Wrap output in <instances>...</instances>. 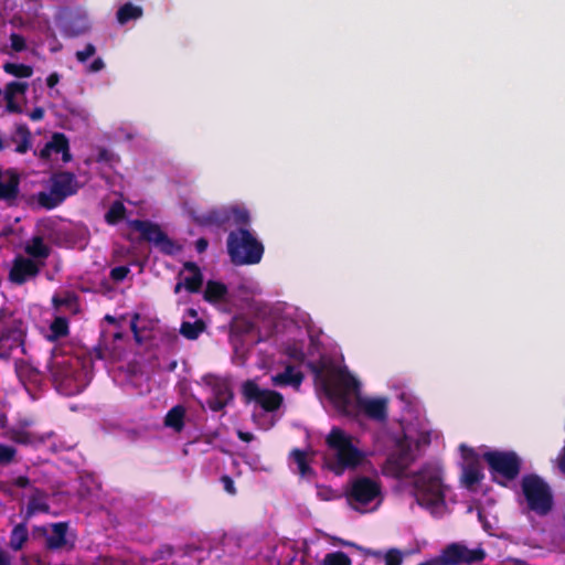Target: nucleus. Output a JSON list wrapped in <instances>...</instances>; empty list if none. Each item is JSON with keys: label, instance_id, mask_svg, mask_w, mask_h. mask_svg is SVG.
Masks as SVG:
<instances>
[{"label": "nucleus", "instance_id": "f257e3e1", "mask_svg": "<svg viewBox=\"0 0 565 565\" xmlns=\"http://www.w3.org/2000/svg\"><path fill=\"white\" fill-rule=\"evenodd\" d=\"M90 358L67 353H54L47 364L54 388L62 395L82 393L92 381Z\"/></svg>", "mask_w": 565, "mask_h": 565}, {"label": "nucleus", "instance_id": "f03ea898", "mask_svg": "<svg viewBox=\"0 0 565 565\" xmlns=\"http://www.w3.org/2000/svg\"><path fill=\"white\" fill-rule=\"evenodd\" d=\"M308 367L324 394L339 406L347 407L351 395L360 391V382L347 369L327 365L323 362H309Z\"/></svg>", "mask_w": 565, "mask_h": 565}, {"label": "nucleus", "instance_id": "7ed1b4c3", "mask_svg": "<svg viewBox=\"0 0 565 565\" xmlns=\"http://www.w3.org/2000/svg\"><path fill=\"white\" fill-rule=\"evenodd\" d=\"M413 478L414 494L419 505L433 508L445 503L446 486L443 483V472L438 467L425 465L413 473Z\"/></svg>", "mask_w": 565, "mask_h": 565}, {"label": "nucleus", "instance_id": "20e7f679", "mask_svg": "<svg viewBox=\"0 0 565 565\" xmlns=\"http://www.w3.org/2000/svg\"><path fill=\"white\" fill-rule=\"evenodd\" d=\"M326 443L335 452L334 461L329 462L328 467L337 476H341L347 469H355L362 463L364 452L352 444L351 437L341 428L333 427Z\"/></svg>", "mask_w": 565, "mask_h": 565}, {"label": "nucleus", "instance_id": "39448f33", "mask_svg": "<svg viewBox=\"0 0 565 565\" xmlns=\"http://www.w3.org/2000/svg\"><path fill=\"white\" fill-rule=\"evenodd\" d=\"M227 252L234 265H255L263 258L264 245L250 231L238 228L227 236Z\"/></svg>", "mask_w": 565, "mask_h": 565}, {"label": "nucleus", "instance_id": "423d86ee", "mask_svg": "<svg viewBox=\"0 0 565 565\" xmlns=\"http://www.w3.org/2000/svg\"><path fill=\"white\" fill-rule=\"evenodd\" d=\"M521 491L529 511L540 516H545L552 511L554 505L552 489L539 475H524L521 479Z\"/></svg>", "mask_w": 565, "mask_h": 565}, {"label": "nucleus", "instance_id": "0eeeda50", "mask_svg": "<svg viewBox=\"0 0 565 565\" xmlns=\"http://www.w3.org/2000/svg\"><path fill=\"white\" fill-rule=\"evenodd\" d=\"M50 181V192L41 191L36 195L39 205L45 210L57 207L79 189L76 175L70 171L54 172Z\"/></svg>", "mask_w": 565, "mask_h": 565}, {"label": "nucleus", "instance_id": "6e6552de", "mask_svg": "<svg viewBox=\"0 0 565 565\" xmlns=\"http://www.w3.org/2000/svg\"><path fill=\"white\" fill-rule=\"evenodd\" d=\"M489 466L492 480L505 487L508 481L514 480L521 471V459L514 451L490 450L482 456Z\"/></svg>", "mask_w": 565, "mask_h": 565}, {"label": "nucleus", "instance_id": "1a4fd4ad", "mask_svg": "<svg viewBox=\"0 0 565 565\" xmlns=\"http://www.w3.org/2000/svg\"><path fill=\"white\" fill-rule=\"evenodd\" d=\"M25 337L24 322L0 310V358H9L11 352L18 348L21 349L22 354H26Z\"/></svg>", "mask_w": 565, "mask_h": 565}, {"label": "nucleus", "instance_id": "9d476101", "mask_svg": "<svg viewBox=\"0 0 565 565\" xmlns=\"http://www.w3.org/2000/svg\"><path fill=\"white\" fill-rule=\"evenodd\" d=\"M129 226L140 233V241L152 243L164 255H174L180 250L174 241H172L159 224L149 220H130Z\"/></svg>", "mask_w": 565, "mask_h": 565}, {"label": "nucleus", "instance_id": "9b49d317", "mask_svg": "<svg viewBox=\"0 0 565 565\" xmlns=\"http://www.w3.org/2000/svg\"><path fill=\"white\" fill-rule=\"evenodd\" d=\"M381 494V483L365 476L354 478L345 492L349 504L355 510H359L360 507H366L369 503L380 498Z\"/></svg>", "mask_w": 565, "mask_h": 565}, {"label": "nucleus", "instance_id": "f8f14e48", "mask_svg": "<svg viewBox=\"0 0 565 565\" xmlns=\"http://www.w3.org/2000/svg\"><path fill=\"white\" fill-rule=\"evenodd\" d=\"M487 557V553L482 547L468 548L460 543H451L447 545L439 557L443 565H471L480 563Z\"/></svg>", "mask_w": 565, "mask_h": 565}, {"label": "nucleus", "instance_id": "ddd939ff", "mask_svg": "<svg viewBox=\"0 0 565 565\" xmlns=\"http://www.w3.org/2000/svg\"><path fill=\"white\" fill-rule=\"evenodd\" d=\"M242 393L247 403L256 402L266 412H275L279 409L284 402V397L279 392L262 390L254 381L250 380L243 384Z\"/></svg>", "mask_w": 565, "mask_h": 565}, {"label": "nucleus", "instance_id": "4468645a", "mask_svg": "<svg viewBox=\"0 0 565 565\" xmlns=\"http://www.w3.org/2000/svg\"><path fill=\"white\" fill-rule=\"evenodd\" d=\"M414 460L411 445L405 439H397L394 451L386 459V468L395 478H403Z\"/></svg>", "mask_w": 565, "mask_h": 565}, {"label": "nucleus", "instance_id": "2eb2a0df", "mask_svg": "<svg viewBox=\"0 0 565 565\" xmlns=\"http://www.w3.org/2000/svg\"><path fill=\"white\" fill-rule=\"evenodd\" d=\"M211 390V395L206 398V405L212 412H221L234 398V393L231 383L226 379L212 376L207 381Z\"/></svg>", "mask_w": 565, "mask_h": 565}, {"label": "nucleus", "instance_id": "dca6fc26", "mask_svg": "<svg viewBox=\"0 0 565 565\" xmlns=\"http://www.w3.org/2000/svg\"><path fill=\"white\" fill-rule=\"evenodd\" d=\"M460 449L466 461L462 467L461 481L467 489H473L484 477L480 458L472 448L466 445H461Z\"/></svg>", "mask_w": 565, "mask_h": 565}, {"label": "nucleus", "instance_id": "f3484780", "mask_svg": "<svg viewBox=\"0 0 565 565\" xmlns=\"http://www.w3.org/2000/svg\"><path fill=\"white\" fill-rule=\"evenodd\" d=\"M387 398L385 397H361L356 398V406L367 418L383 423L387 419L388 407Z\"/></svg>", "mask_w": 565, "mask_h": 565}, {"label": "nucleus", "instance_id": "a211bd4d", "mask_svg": "<svg viewBox=\"0 0 565 565\" xmlns=\"http://www.w3.org/2000/svg\"><path fill=\"white\" fill-rule=\"evenodd\" d=\"M39 273L40 267L33 259L17 256L9 271V280L17 285H23L28 279L36 277Z\"/></svg>", "mask_w": 565, "mask_h": 565}, {"label": "nucleus", "instance_id": "6ab92c4d", "mask_svg": "<svg viewBox=\"0 0 565 565\" xmlns=\"http://www.w3.org/2000/svg\"><path fill=\"white\" fill-rule=\"evenodd\" d=\"M51 526V534H49L46 526H35L34 532L41 536H45V546L47 550H61L66 545L68 524L66 522H57L53 523Z\"/></svg>", "mask_w": 565, "mask_h": 565}, {"label": "nucleus", "instance_id": "aec40b11", "mask_svg": "<svg viewBox=\"0 0 565 565\" xmlns=\"http://www.w3.org/2000/svg\"><path fill=\"white\" fill-rule=\"evenodd\" d=\"M192 217L200 226H215L217 228L230 226L228 206L215 207L201 214L193 213Z\"/></svg>", "mask_w": 565, "mask_h": 565}, {"label": "nucleus", "instance_id": "412c9836", "mask_svg": "<svg viewBox=\"0 0 565 565\" xmlns=\"http://www.w3.org/2000/svg\"><path fill=\"white\" fill-rule=\"evenodd\" d=\"M50 505L47 503V494L45 491L35 488L29 498V502L22 518L29 521L38 513H47Z\"/></svg>", "mask_w": 565, "mask_h": 565}, {"label": "nucleus", "instance_id": "4be33fe9", "mask_svg": "<svg viewBox=\"0 0 565 565\" xmlns=\"http://www.w3.org/2000/svg\"><path fill=\"white\" fill-rule=\"evenodd\" d=\"M29 88L25 82L12 81L6 85L4 99L7 102V110L12 114H21L22 107L14 100L17 95H24Z\"/></svg>", "mask_w": 565, "mask_h": 565}, {"label": "nucleus", "instance_id": "5701e85b", "mask_svg": "<svg viewBox=\"0 0 565 565\" xmlns=\"http://www.w3.org/2000/svg\"><path fill=\"white\" fill-rule=\"evenodd\" d=\"M303 379L302 372L296 371L295 366L288 364L284 372L271 376V384L279 387L292 386L299 388Z\"/></svg>", "mask_w": 565, "mask_h": 565}, {"label": "nucleus", "instance_id": "b1692460", "mask_svg": "<svg viewBox=\"0 0 565 565\" xmlns=\"http://www.w3.org/2000/svg\"><path fill=\"white\" fill-rule=\"evenodd\" d=\"M15 372L19 379L23 382L38 385L42 381V373L34 365L25 360L15 361Z\"/></svg>", "mask_w": 565, "mask_h": 565}, {"label": "nucleus", "instance_id": "393cba45", "mask_svg": "<svg viewBox=\"0 0 565 565\" xmlns=\"http://www.w3.org/2000/svg\"><path fill=\"white\" fill-rule=\"evenodd\" d=\"M184 269L190 271L192 275L183 279L184 288L190 294H196L201 290L203 285V274L200 267L193 262H186L183 265Z\"/></svg>", "mask_w": 565, "mask_h": 565}, {"label": "nucleus", "instance_id": "a878e982", "mask_svg": "<svg viewBox=\"0 0 565 565\" xmlns=\"http://www.w3.org/2000/svg\"><path fill=\"white\" fill-rule=\"evenodd\" d=\"M20 177L11 173L7 182L0 181V200L6 201L10 206L14 204L20 192Z\"/></svg>", "mask_w": 565, "mask_h": 565}, {"label": "nucleus", "instance_id": "bb28decb", "mask_svg": "<svg viewBox=\"0 0 565 565\" xmlns=\"http://www.w3.org/2000/svg\"><path fill=\"white\" fill-rule=\"evenodd\" d=\"M90 24L85 17L68 19L63 23L62 32L66 38H77L87 33Z\"/></svg>", "mask_w": 565, "mask_h": 565}, {"label": "nucleus", "instance_id": "cd10ccee", "mask_svg": "<svg viewBox=\"0 0 565 565\" xmlns=\"http://www.w3.org/2000/svg\"><path fill=\"white\" fill-rule=\"evenodd\" d=\"M228 294L227 286L221 281L209 280L206 282L203 298L210 303H217L223 301Z\"/></svg>", "mask_w": 565, "mask_h": 565}, {"label": "nucleus", "instance_id": "c85d7f7f", "mask_svg": "<svg viewBox=\"0 0 565 565\" xmlns=\"http://www.w3.org/2000/svg\"><path fill=\"white\" fill-rule=\"evenodd\" d=\"M143 10L140 6L132 2H126L116 12V18L119 24H127L129 21L138 20L142 17Z\"/></svg>", "mask_w": 565, "mask_h": 565}, {"label": "nucleus", "instance_id": "c756f323", "mask_svg": "<svg viewBox=\"0 0 565 565\" xmlns=\"http://www.w3.org/2000/svg\"><path fill=\"white\" fill-rule=\"evenodd\" d=\"M28 522L29 521H25L23 519L21 523L17 524L12 529L9 541V546L11 547V550L18 552L22 550L23 545L26 543L29 539V532L26 526Z\"/></svg>", "mask_w": 565, "mask_h": 565}, {"label": "nucleus", "instance_id": "7c9ffc66", "mask_svg": "<svg viewBox=\"0 0 565 565\" xmlns=\"http://www.w3.org/2000/svg\"><path fill=\"white\" fill-rule=\"evenodd\" d=\"M31 131L25 124H20L15 128V136L12 137V141L17 142L14 149L18 153H26L31 148Z\"/></svg>", "mask_w": 565, "mask_h": 565}, {"label": "nucleus", "instance_id": "2f4dec72", "mask_svg": "<svg viewBox=\"0 0 565 565\" xmlns=\"http://www.w3.org/2000/svg\"><path fill=\"white\" fill-rule=\"evenodd\" d=\"M24 250L29 256L40 259H46L51 254V248L44 243L42 236H33Z\"/></svg>", "mask_w": 565, "mask_h": 565}, {"label": "nucleus", "instance_id": "473e14b6", "mask_svg": "<svg viewBox=\"0 0 565 565\" xmlns=\"http://www.w3.org/2000/svg\"><path fill=\"white\" fill-rule=\"evenodd\" d=\"M185 408L182 405L173 406L164 417V425L180 433L184 428Z\"/></svg>", "mask_w": 565, "mask_h": 565}, {"label": "nucleus", "instance_id": "72a5a7b5", "mask_svg": "<svg viewBox=\"0 0 565 565\" xmlns=\"http://www.w3.org/2000/svg\"><path fill=\"white\" fill-rule=\"evenodd\" d=\"M205 328V322L202 319H196L194 322L183 321L180 327V333L188 340H196Z\"/></svg>", "mask_w": 565, "mask_h": 565}, {"label": "nucleus", "instance_id": "f704fd0d", "mask_svg": "<svg viewBox=\"0 0 565 565\" xmlns=\"http://www.w3.org/2000/svg\"><path fill=\"white\" fill-rule=\"evenodd\" d=\"M228 214H230V226L235 225L243 228L249 224L250 216L249 212L245 207H241L238 205H227Z\"/></svg>", "mask_w": 565, "mask_h": 565}, {"label": "nucleus", "instance_id": "c9c22d12", "mask_svg": "<svg viewBox=\"0 0 565 565\" xmlns=\"http://www.w3.org/2000/svg\"><path fill=\"white\" fill-rule=\"evenodd\" d=\"M290 458H292L297 465L298 472L301 477L313 475V470L308 462L307 452L305 450L298 448L292 449L290 452Z\"/></svg>", "mask_w": 565, "mask_h": 565}, {"label": "nucleus", "instance_id": "e433bc0d", "mask_svg": "<svg viewBox=\"0 0 565 565\" xmlns=\"http://www.w3.org/2000/svg\"><path fill=\"white\" fill-rule=\"evenodd\" d=\"M126 206L121 201H115L105 214V222L109 225H116L126 217Z\"/></svg>", "mask_w": 565, "mask_h": 565}, {"label": "nucleus", "instance_id": "4c0bfd02", "mask_svg": "<svg viewBox=\"0 0 565 565\" xmlns=\"http://www.w3.org/2000/svg\"><path fill=\"white\" fill-rule=\"evenodd\" d=\"M7 74H10L18 78H29L33 74V67L22 63L7 62L2 66Z\"/></svg>", "mask_w": 565, "mask_h": 565}, {"label": "nucleus", "instance_id": "58836bf2", "mask_svg": "<svg viewBox=\"0 0 565 565\" xmlns=\"http://www.w3.org/2000/svg\"><path fill=\"white\" fill-rule=\"evenodd\" d=\"M7 438L19 445H30L34 441V436L24 428L11 427L7 430Z\"/></svg>", "mask_w": 565, "mask_h": 565}, {"label": "nucleus", "instance_id": "ea45409f", "mask_svg": "<svg viewBox=\"0 0 565 565\" xmlns=\"http://www.w3.org/2000/svg\"><path fill=\"white\" fill-rule=\"evenodd\" d=\"M50 339L57 340L68 334V321L64 317H56L50 326Z\"/></svg>", "mask_w": 565, "mask_h": 565}, {"label": "nucleus", "instance_id": "a19ab883", "mask_svg": "<svg viewBox=\"0 0 565 565\" xmlns=\"http://www.w3.org/2000/svg\"><path fill=\"white\" fill-rule=\"evenodd\" d=\"M47 142L49 147L55 153L63 152L70 147L68 138L63 132H54L51 140Z\"/></svg>", "mask_w": 565, "mask_h": 565}, {"label": "nucleus", "instance_id": "79ce46f5", "mask_svg": "<svg viewBox=\"0 0 565 565\" xmlns=\"http://www.w3.org/2000/svg\"><path fill=\"white\" fill-rule=\"evenodd\" d=\"M322 565H352L351 558L341 551L328 553Z\"/></svg>", "mask_w": 565, "mask_h": 565}, {"label": "nucleus", "instance_id": "37998d69", "mask_svg": "<svg viewBox=\"0 0 565 565\" xmlns=\"http://www.w3.org/2000/svg\"><path fill=\"white\" fill-rule=\"evenodd\" d=\"M17 449L12 446L0 444V466L9 465L15 458Z\"/></svg>", "mask_w": 565, "mask_h": 565}, {"label": "nucleus", "instance_id": "c03bdc74", "mask_svg": "<svg viewBox=\"0 0 565 565\" xmlns=\"http://www.w3.org/2000/svg\"><path fill=\"white\" fill-rule=\"evenodd\" d=\"M96 54V46L93 43H87L84 50L77 51L75 57L78 63L85 64L88 58Z\"/></svg>", "mask_w": 565, "mask_h": 565}, {"label": "nucleus", "instance_id": "a18cd8bd", "mask_svg": "<svg viewBox=\"0 0 565 565\" xmlns=\"http://www.w3.org/2000/svg\"><path fill=\"white\" fill-rule=\"evenodd\" d=\"M285 353L296 362H303L306 359V354L301 348L296 344L288 345L285 350Z\"/></svg>", "mask_w": 565, "mask_h": 565}, {"label": "nucleus", "instance_id": "49530a36", "mask_svg": "<svg viewBox=\"0 0 565 565\" xmlns=\"http://www.w3.org/2000/svg\"><path fill=\"white\" fill-rule=\"evenodd\" d=\"M403 555L399 550L391 548L385 554V565H402Z\"/></svg>", "mask_w": 565, "mask_h": 565}, {"label": "nucleus", "instance_id": "de8ad7c7", "mask_svg": "<svg viewBox=\"0 0 565 565\" xmlns=\"http://www.w3.org/2000/svg\"><path fill=\"white\" fill-rule=\"evenodd\" d=\"M10 44H11V49L14 52H22L26 49L25 39H24V36H22L19 33H12L10 35Z\"/></svg>", "mask_w": 565, "mask_h": 565}, {"label": "nucleus", "instance_id": "09e8293b", "mask_svg": "<svg viewBox=\"0 0 565 565\" xmlns=\"http://www.w3.org/2000/svg\"><path fill=\"white\" fill-rule=\"evenodd\" d=\"M129 273L130 269L127 266H117L111 268L109 276L114 281H122Z\"/></svg>", "mask_w": 565, "mask_h": 565}, {"label": "nucleus", "instance_id": "8fccbe9b", "mask_svg": "<svg viewBox=\"0 0 565 565\" xmlns=\"http://www.w3.org/2000/svg\"><path fill=\"white\" fill-rule=\"evenodd\" d=\"M220 480H221V483H222L224 490L228 494H231V495H235L236 494L237 491H236L234 481H233V479L228 475H223Z\"/></svg>", "mask_w": 565, "mask_h": 565}, {"label": "nucleus", "instance_id": "3c124183", "mask_svg": "<svg viewBox=\"0 0 565 565\" xmlns=\"http://www.w3.org/2000/svg\"><path fill=\"white\" fill-rule=\"evenodd\" d=\"M105 68V62L102 57H96L87 67V73H98Z\"/></svg>", "mask_w": 565, "mask_h": 565}, {"label": "nucleus", "instance_id": "603ef678", "mask_svg": "<svg viewBox=\"0 0 565 565\" xmlns=\"http://www.w3.org/2000/svg\"><path fill=\"white\" fill-rule=\"evenodd\" d=\"M45 111L42 107H35L30 114L29 117L32 121H40L44 118Z\"/></svg>", "mask_w": 565, "mask_h": 565}, {"label": "nucleus", "instance_id": "864d4df0", "mask_svg": "<svg viewBox=\"0 0 565 565\" xmlns=\"http://www.w3.org/2000/svg\"><path fill=\"white\" fill-rule=\"evenodd\" d=\"M13 484L18 488H26L30 486V479L26 476H19L13 480Z\"/></svg>", "mask_w": 565, "mask_h": 565}, {"label": "nucleus", "instance_id": "5fc2aeb1", "mask_svg": "<svg viewBox=\"0 0 565 565\" xmlns=\"http://www.w3.org/2000/svg\"><path fill=\"white\" fill-rule=\"evenodd\" d=\"M60 82V75L54 72V73H51L47 77H46V85L49 88H53L55 87Z\"/></svg>", "mask_w": 565, "mask_h": 565}, {"label": "nucleus", "instance_id": "6e6d98bb", "mask_svg": "<svg viewBox=\"0 0 565 565\" xmlns=\"http://www.w3.org/2000/svg\"><path fill=\"white\" fill-rule=\"evenodd\" d=\"M209 242L206 238L201 237L195 242V249L198 253H204L207 249Z\"/></svg>", "mask_w": 565, "mask_h": 565}, {"label": "nucleus", "instance_id": "4d7b16f0", "mask_svg": "<svg viewBox=\"0 0 565 565\" xmlns=\"http://www.w3.org/2000/svg\"><path fill=\"white\" fill-rule=\"evenodd\" d=\"M52 149L49 147V142L40 150L39 157L43 160H49L52 154Z\"/></svg>", "mask_w": 565, "mask_h": 565}, {"label": "nucleus", "instance_id": "13d9d810", "mask_svg": "<svg viewBox=\"0 0 565 565\" xmlns=\"http://www.w3.org/2000/svg\"><path fill=\"white\" fill-rule=\"evenodd\" d=\"M0 565H11V557L8 552L0 548Z\"/></svg>", "mask_w": 565, "mask_h": 565}, {"label": "nucleus", "instance_id": "bf43d9fd", "mask_svg": "<svg viewBox=\"0 0 565 565\" xmlns=\"http://www.w3.org/2000/svg\"><path fill=\"white\" fill-rule=\"evenodd\" d=\"M237 436L238 438L242 440V441H245V443H250L253 439H254V435L252 433H248V431H242L239 430L237 433Z\"/></svg>", "mask_w": 565, "mask_h": 565}, {"label": "nucleus", "instance_id": "052dcab7", "mask_svg": "<svg viewBox=\"0 0 565 565\" xmlns=\"http://www.w3.org/2000/svg\"><path fill=\"white\" fill-rule=\"evenodd\" d=\"M52 301H53V305H54L56 308H58V307L64 306V305H66V303H67V300H66V299H63V298H60V297H53Z\"/></svg>", "mask_w": 565, "mask_h": 565}, {"label": "nucleus", "instance_id": "680f3d73", "mask_svg": "<svg viewBox=\"0 0 565 565\" xmlns=\"http://www.w3.org/2000/svg\"><path fill=\"white\" fill-rule=\"evenodd\" d=\"M62 153V160L63 162H70L72 160V154L70 152V147L67 148V150L61 152Z\"/></svg>", "mask_w": 565, "mask_h": 565}, {"label": "nucleus", "instance_id": "e2e57ef3", "mask_svg": "<svg viewBox=\"0 0 565 565\" xmlns=\"http://www.w3.org/2000/svg\"><path fill=\"white\" fill-rule=\"evenodd\" d=\"M139 318L138 315L135 316L134 320L131 321V330L135 332V334L137 335L138 334V330H137V319Z\"/></svg>", "mask_w": 565, "mask_h": 565}, {"label": "nucleus", "instance_id": "0e129e2a", "mask_svg": "<svg viewBox=\"0 0 565 565\" xmlns=\"http://www.w3.org/2000/svg\"><path fill=\"white\" fill-rule=\"evenodd\" d=\"M182 288H184L183 281L177 282L174 286V294H179Z\"/></svg>", "mask_w": 565, "mask_h": 565}, {"label": "nucleus", "instance_id": "69168bd1", "mask_svg": "<svg viewBox=\"0 0 565 565\" xmlns=\"http://www.w3.org/2000/svg\"><path fill=\"white\" fill-rule=\"evenodd\" d=\"M186 313H188L190 317H192V318H196V316H198V311H196L194 308H189V309L186 310Z\"/></svg>", "mask_w": 565, "mask_h": 565}, {"label": "nucleus", "instance_id": "338daca9", "mask_svg": "<svg viewBox=\"0 0 565 565\" xmlns=\"http://www.w3.org/2000/svg\"><path fill=\"white\" fill-rule=\"evenodd\" d=\"M105 320L110 322V323H116V321H117L116 318L110 316V315H106L105 316Z\"/></svg>", "mask_w": 565, "mask_h": 565}, {"label": "nucleus", "instance_id": "774afa93", "mask_svg": "<svg viewBox=\"0 0 565 565\" xmlns=\"http://www.w3.org/2000/svg\"><path fill=\"white\" fill-rule=\"evenodd\" d=\"M418 565H435L433 562H424V563H419Z\"/></svg>", "mask_w": 565, "mask_h": 565}]
</instances>
